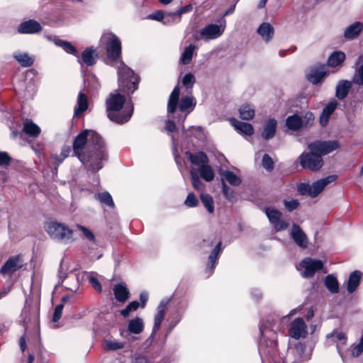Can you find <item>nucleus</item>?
<instances>
[{"label":"nucleus","mask_w":363,"mask_h":363,"mask_svg":"<svg viewBox=\"0 0 363 363\" xmlns=\"http://www.w3.org/2000/svg\"><path fill=\"white\" fill-rule=\"evenodd\" d=\"M340 147L339 143L336 140L328 141H315L311 143L308 145V148L311 151H315L318 155H323L329 154L330 152L338 149Z\"/></svg>","instance_id":"9b49d317"},{"label":"nucleus","mask_w":363,"mask_h":363,"mask_svg":"<svg viewBox=\"0 0 363 363\" xmlns=\"http://www.w3.org/2000/svg\"><path fill=\"white\" fill-rule=\"evenodd\" d=\"M222 176L221 182H227L230 185L239 186L242 182L241 178L234 172L228 170L220 172Z\"/></svg>","instance_id":"72a5a7b5"},{"label":"nucleus","mask_w":363,"mask_h":363,"mask_svg":"<svg viewBox=\"0 0 363 363\" xmlns=\"http://www.w3.org/2000/svg\"><path fill=\"white\" fill-rule=\"evenodd\" d=\"M306 345L301 342H297L294 347H290L284 359L285 363H302L310 359L311 354L306 353Z\"/></svg>","instance_id":"6e6552de"},{"label":"nucleus","mask_w":363,"mask_h":363,"mask_svg":"<svg viewBox=\"0 0 363 363\" xmlns=\"http://www.w3.org/2000/svg\"><path fill=\"white\" fill-rule=\"evenodd\" d=\"M196 49L197 48L194 44H189L186 47L179 58V63L184 65H189Z\"/></svg>","instance_id":"7c9ffc66"},{"label":"nucleus","mask_w":363,"mask_h":363,"mask_svg":"<svg viewBox=\"0 0 363 363\" xmlns=\"http://www.w3.org/2000/svg\"><path fill=\"white\" fill-rule=\"evenodd\" d=\"M144 328L143 320L141 318L136 317L131 319L128 325V330L130 333L140 334L143 332Z\"/></svg>","instance_id":"f704fd0d"},{"label":"nucleus","mask_w":363,"mask_h":363,"mask_svg":"<svg viewBox=\"0 0 363 363\" xmlns=\"http://www.w3.org/2000/svg\"><path fill=\"white\" fill-rule=\"evenodd\" d=\"M302 125L303 121L301 118L296 114L289 116L286 120V127L291 130H298Z\"/></svg>","instance_id":"ea45409f"},{"label":"nucleus","mask_w":363,"mask_h":363,"mask_svg":"<svg viewBox=\"0 0 363 363\" xmlns=\"http://www.w3.org/2000/svg\"><path fill=\"white\" fill-rule=\"evenodd\" d=\"M14 59L24 67H28L33 64L34 59L26 52H16L13 53Z\"/></svg>","instance_id":"473e14b6"},{"label":"nucleus","mask_w":363,"mask_h":363,"mask_svg":"<svg viewBox=\"0 0 363 363\" xmlns=\"http://www.w3.org/2000/svg\"><path fill=\"white\" fill-rule=\"evenodd\" d=\"M298 202L297 200L285 201L284 206L287 210L291 211L296 209L298 206Z\"/></svg>","instance_id":"680f3d73"},{"label":"nucleus","mask_w":363,"mask_h":363,"mask_svg":"<svg viewBox=\"0 0 363 363\" xmlns=\"http://www.w3.org/2000/svg\"><path fill=\"white\" fill-rule=\"evenodd\" d=\"M240 116L243 120H250L255 116V109L250 105L245 104L239 109Z\"/></svg>","instance_id":"37998d69"},{"label":"nucleus","mask_w":363,"mask_h":363,"mask_svg":"<svg viewBox=\"0 0 363 363\" xmlns=\"http://www.w3.org/2000/svg\"><path fill=\"white\" fill-rule=\"evenodd\" d=\"M323 263L321 260L305 258L296 267L303 278L313 277L315 272L323 269Z\"/></svg>","instance_id":"9d476101"},{"label":"nucleus","mask_w":363,"mask_h":363,"mask_svg":"<svg viewBox=\"0 0 363 363\" xmlns=\"http://www.w3.org/2000/svg\"><path fill=\"white\" fill-rule=\"evenodd\" d=\"M23 131L30 137L37 138L40 133V128L31 120L26 119L23 122Z\"/></svg>","instance_id":"2f4dec72"},{"label":"nucleus","mask_w":363,"mask_h":363,"mask_svg":"<svg viewBox=\"0 0 363 363\" xmlns=\"http://www.w3.org/2000/svg\"><path fill=\"white\" fill-rule=\"evenodd\" d=\"M106 45L107 57L117 69L119 88L128 94H133L137 89L139 77L121 60V43L112 33H104L100 40Z\"/></svg>","instance_id":"f257e3e1"},{"label":"nucleus","mask_w":363,"mask_h":363,"mask_svg":"<svg viewBox=\"0 0 363 363\" xmlns=\"http://www.w3.org/2000/svg\"><path fill=\"white\" fill-rule=\"evenodd\" d=\"M222 189H223V194L227 199L232 201L234 199L235 194H234L233 190L232 189H230L225 184V182H222Z\"/></svg>","instance_id":"6e6d98bb"},{"label":"nucleus","mask_w":363,"mask_h":363,"mask_svg":"<svg viewBox=\"0 0 363 363\" xmlns=\"http://www.w3.org/2000/svg\"><path fill=\"white\" fill-rule=\"evenodd\" d=\"M196 82V79L192 73H187L182 78V83L186 89H191Z\"/></svg>","instance_id":"de8ad7c7"},{"label":"nucleus","mask_w":363,"mask_h":363,"mask_svg":"<svg viewBox=\"0 0 363 363\" xmlns=\"http://www.w3.org/2000/svg\"><path fill=\"white\" fill-rule=\"evenodd\" d=\"M232 125L238 130L240 133L245 134L247 135H252L254 133V128L250 123L239 121L236 119L230 120Z\"/></svg>","instance_id":"4be33fe9"},{"label":"nucleus","mask_w":363,"mask_h":363,"mask_svg":"<svg viewBox=\"0 0 363 363\" xmlns=\"http://www.w3.org/2000/svg\"><path fill=\"white\" fill-rule=\"evenodd\" d=\"M88 108V100L86 96L79 92L77 96V104L74 108V116L78 117L82 113Z\"/></svg>","instance_id":"cd10ccee"},{"label":"nucleus","mask_w":363,"mask_h":363,"mask_svg":"<svg viewBox=\"0 0 363 363\" xmlns=\"http://www.w3.org/2000/svg\"><path fill=\"white\" fill-rule=\"evenodd\" d=\"M178 16L176 14L175 11L174 12H166L164 15V18L162 20V23L165 25H169L175 22H177Z\"/></svg>","instance_id":"8fccbe9b"},{"label":"nucleus","mask_w":363,"mask_h":363,"mask_svg":"<svg viewBox=\"0 0 363 363\" xmlns=\"http://www.w3.org/2000/svg\"><path fill=\"white\" fill-rule=\"evenodd\" d=\"M103 140L100 135L94 130H85L79 133L74 139L73 143V151L75 156L82 162L86 160V153L84 148L86 145L89 147L94 148L96 145H101Z\"/></svg>","instance_id":"7ed1b4c3"},{"label":"nucleus","mask_w":363,"mask_h":363,"mask_svg":"<svg viewBox=\"0 0 363 363\" xmlns=\"http://www.w3.org/2000/svg\"><path fill=\"white\" fill-rule=\"evenodd\" d=\"M23 266V260L20 255L9 258L1 268V273L11 275Z\"/></svg>","instance_id":"2eb2a0df"},{"label":"nucleus","mask_w":363,"mask_h":363,"mask_svg":"<svg viewBox=\"0 0 363 363\" xmlns=\"http://www.w3.org/2000/svg\"><path fill=\"white\" fill-rule=\"evenodd\" d=\"M362 278V272L359 271H354L352 272L349 277L347 281V289L349 293H353L359 286Z\"/></svg>","instance_id":"bb28decb"},{"label":"nucleus","mask_w":363,"mask_h":363,"mask_svg":"<svg viewBox=\"0 0 363 363\" xmlns=\"http://www.w3.org/2000/svg\"><path fill=\"white\" fill-rule=\"evenodd\" d=\"M225 29V23L223 24H208L200 30L201 39L207 42L218 38L223 35Z\"/></svg>","instance_id":"ddd939ff"},{"label":"nucleus","mask_w":363,"mask_h":363,"mask_svg":"<svg viewBox=\"0 0 363 363\" xmlns=\"http://www.w3.org/2000/svg\"><path fill=\"white\" fill-rule=\"evenodd\" d=\"M47 38L49 40L53 41L57 46L62 48L67 53L72 55L77 53V49L70 43L62 40L56 36H47Z\"/></svg>","instance_id":"b1692460"},{"label":"nucleus","mask_w":363,"mask_h":363,"mask_svg":"<svg viewBox=\"0 0 363 363\" xmlns=\"http://www.w3.org/2000/svg\"><path fill=\"white\" fill-rule=\"evenodd\" d=\"M197 172H199L200 177L207 182L213 181L215 177L213 169L208 164L199 167Z\"/></svg>","instance_id":"e433bc0d"},{"label":"nucleus","mask_w":363,"mask_h":363,"mask_svg":"<svg viewBox=\"0 0 363 363\" xmlns=\"http://www.w3.org/2000/svg\"><path fill=\"white\" fill-rule=\"evenodd\" d=\"M328 73L325 70V67H322L320 70H311L308 74V79L313 84H318L323 80Z\"/></svg>","instance_id":"4c0bfd02"},{"label":"nucleus","mask_w":363,"mask_h":363,"mask_svg":"<svg viewBox=\"0 0 363 363\" xmlns=\"http://www.w3.org/2000/svg\"><path fill=\"white\" fill-rule=\"evenodd\" d=\"M95 198L97 199L101 203H103L110 207H113L114 206L112 197L111 194L107 191L96 194Z\"/></svg>","instance_id":"49530a36"},{"label":"nucleus","mask_w":363,"mask_h":363,"mask_svg":"<svg viewBox=\"0 0 363 363\" xmlns=\"http://www.w3.org/2000/svg\"><path fill=\"white\" fill-rule=\"evenodd\" d=\"M324 284L333 294H336L339 291V284L336 277L333 274H329L325 277Z\"/></svg>","instance_id":"a19ab883"},{"label":"nucleus","mask_w":363,"mask_h":363,"mask_svg":"<svg viewBox=\"0 0 363 363\" xmlns=\"http://www.w3.org/2000/svg\"><path fill=\"white\" fill-rule=\"evenodd\" d=\"M180 94V89L178 86H175L171 93L168 106H167V111L170 113H174L179 106V111L182 112L186 111V114L191 112L196 104V101L194 97L192 96H183L180 101H179Z\"/></svg>","instance_id":"20e7f679"},{"label":"nucleus","mask_w":363,"mask_h":363,"mask_svg":"<svg viewBox=\"0 0 363 363\" xmlns=\"http://www.w3.org/2000/svg\"><path fill=\"white\" fill-rule=\"evenodd\" d=\"M107 159L104 141L101 145H96L92 150L86 154V160L82 162L92 172H97L103 167V161Z\"/></svg>","instance_id":"423d86ee"},{"label":"nucleus","mask_w":363,"mask_h":363,"mask_svg":"<svg viewBox=\"0 0 363 363\" xmlns=\"http://www.w3.org/2000/svg\"><path fill=\"white\" fill-rule=\"evenodd\" d=\"M165 306H166V303L161 302L160 304L157 307V313L155 316L154 326H153L152 335L155 334L160 328L161 323L164 317Z\"/></svg>","instance_id":"c9c22d12"},{"label":"nucleus","mask_w":363,"mask_h":363,"mask_svg":"<svg viewBox=\"0 0 363 363\" xmlns=\"http://www.w3.org/2000/svg\"><path fill=\"white\" fill-rule=\"evenodd\" d=\"M63 308H64V305L62 303H60L55 307L54 313L52 315V321L53 322H57L60 319V318L62 316Z\"/></svg>","instance_id":"13d9d810"},{"label":"nucleus","mask_w":363,"mask_h":363,"mask_svg":"<svg viewBox=\"0 0 363 363\" xmlns=\"http://www.w3.org/2000/svg\"><path fill=\"white\" fill-rule=\"evenodd\" d=\"M330 116V114L323 111L320 116V123L323 126H325L328 124Z\"/></svg>","instance_id":"69168bd1"},{"label":"nucleus","mask_w":363,"mask_h":363,"mask_svg":"<svg viewBox=\"0 0 363 363\" xmlns=\"http://www.w3.org/2000/svg\"><path fill=\"white\" fill-rule=\"evenodd\" d=\"M277 125V123L276 120L271 118L267 121L262 135V138L266 140L272 138L276 133Z\"/></svg>","instance_id":"c756f323"},{"label":"nucleus","mask_w":363,"mask_h":363,"mask_svg":"<svg viewBox=\"0 0 363 363\" xmlns=\"http://www.w3.org/2000/svg\"><path fill=\"white\" fill-rule=\"evenodd\" d=\"M200 197L203 205L206 208L208 212L209 213H213L215 208L214 202L212 196H210L209 194L202 193Z\"/></svg>","instance_id":"c03bdc74"},{"label":"nucleus","mask_w":363,"mask_h":363,"mask_svg":"<svg viewBox=\"0 0 363 363\" xmlns=\"http://www.w3.org/2000/svg\"><path fill=\"white\" fill-rule=\"evenodd\" d=\"M301 167L304 169H309L313 171L319 170L323 165V160L320 155L315 151L303 152L298 157Z\"/></svg>","instance_id":"1a4fd4ad"},{"label":"nucleus","mask_w":363,"mask_h":363,"mask_svg":"<svg viewBox=\"0 0 363 363\" xmlns=\"http://www.w3.org/2000/svg\"><path fill=\"white\" fill-rule=\"evenodd\" d=\"M345 59V55L341 51L333 52L328 60V65L330 67H337L340 65Z\"/></svg>","instance_id":"58836bf2"},{"label":"nucleus","mask_w":363,"mask_h":363,"mask_svg":"<svg viewBox=\"0 0 363 363\" xmlns=\"http://www.w3.org/2000/svg\"><path fill=\"white\" fill-rule=\"evenodd\" d=\"M337 103L335 101H330L323 111L332 115L337 107Z\"/></svg>","instance_id":"e2e57ef3"},{"label":"nucleus","mask_w":363,"mask_h":363,"mask_svg":"<svg viewBox=\"0 0 363 363\" xmlns=\"http://www.w3.org/2000/svg\"><path fill=\"white\" fill-rule=\"evenodd\" d=\"M327 340L332 343H336L337 350L343 359L341 353V349L346 345L347 337L345 333L337 330L327 335Z\"/></svg>","instance_id":"a211bd4d"},{"label":"nucleus","mask_w":363,"mask_h":363,"mask_svg":"<svg viewBox=\"0 0 363 363\" xmlns=\"http://www.w3.org/2000/svg\"><path fill=\"white\" fill-rule=\"evenodd\" d=\"M190 175L191 184L194 188L198 191H203L205 186L198 175L197 169L191 168L190 169Z\"/></svg>","instance_id":"79ce46f5"},{"label":"nucleus","mask_w":363,"mask_h":363,"mask_svg":"<svg viewBox=\"0 0 363 363\" xmlns=\"http://www.w3.org/2000/svg\"><path fill=\"white\" fill-rule=\"evenodd\" d=\"M184 204L189 208L196 207L199 204V199L194 193H189L184 201Z\"/></svg>","instance_id":"603ef678"},{"label":"nucleus","mask_w":363,"mask_h":363,"mask_svg":"<svg viewBox=\"0 0 363 363\" xmlns=\"http://www.w3.org/2000/svg\"><path fill=\"white\" fill-rule=\"evenodd\" d=\"M96 49L91 47L85 49L82 53V60L78 58L77 61L81 65L83 62L87 66H92L96 63Z\"/></svg>","instance_id":"aec40b11"},{"label":"nucleus","mask_w":363,"mask_h":363,"mask_svg":"<svg viewBox=\"0 0 363 363\" xmlns=\"http://www.w3.org/2000/svg\"><path fill=\"white\" fill-rule=\"evenodd\" d=\"M10 157L6 152H0V164H9Z\"/></svg>","instance_id":"338daca9"},{"label":"nucleus","mask_w":363,"mask_h":363,"mask_svg":"<svg viewBox=\"0 0 363 363\" xmlns=\"http://www.w3.org/2000/svg\"><path fill=\"white\" fill-rule=\"evenodd\" d=\"M176 128V125L172 121H167L165 123V129L168 132H173Z\"/></svg>","instance_id":"774afa93"},{"label":"nucleus","mask_w":363,"mask_h":363,"mask_svg":"<svg viewBox=\"0 0 363 363\" xmlns=\"http://www.w3.org/2000/svg\"><path fill=\"white\" fill-rule=\"evenodd\" d=\"M125 343L116 340H106L104 343V348L106 350H117L123 348Z\"/></svg>","instance_id":"a18cd8bd"},{"label":"nucleus","mask_w":363,"mask_h":363,"mask_svg":"<svg viewBox=\"0 0 363 363\" xmlns=\"http://www.w3.org/2000/svg\"><path fill=\"white\" fill-rule=\"evenodd\" d=\"M139 307V303L136 301H132L121 311V313L124 317H128L130 311H136Z\"/></svg>","instance_id":"3c124183"},{"label":"nucleus","mask_w":363,"mask_h":363,"mask_svg":"<svg viewBox=\"0 0 363 363\" xmlns=\"http://www.w3.org/2000/svg\"><path fill=\"white\" fill-rule=\"evenodd\" d=\"M192 9V6L191 5H187V6H185L178 10H177L175 11L176 14L178 16V21H180L181 19V16L183 14V13H188Z\"/></svg>","instance_id":"0e129e2a"},{"label":"nucleus","mask_w":363,"mask_h":363,"mask_svg":"<svg viewBox=\"0 0 363 363\" xmlns=\"http://www.w3.org/2000/svg\"><path fill=\"white\" fill-rule=\"evenodd\" d=\"M186 154L191 162L195 165H197L199 167H201L202 165H205L208 162V158L204 152H199L193 154L190 152H186Z\"/></svg>","instance_id":"393cba45"},{"label":"nucleus","mask_w":363,"mask_h":363,"mask_svg":"<svg viewBox=\"0 0 363 363\" xmlns=\"http://www.w3.org/2000/svg\"><path fill=\"white\" fill-rule=\"evenodd\" d=\"M264 211L270 223L277 231H281L288 228L289 223L281 218L282 213L279 210L273 207H267Z\"/></svg>","instance_id":"f8f14e48"},{"label":"nucleus","mask_w":363,"mask_h":363,"mask_svg":"<svg viewBox=\"0 0 363 363\" xmlns=\"http://www.w3.org/2000/svg\"><path fill=\"white\" fill-rule=\"evenodd\" d=\"M308 335V326L302 318H295L289 325V335L296 340L304 339Z\"/></svg>","instance_id":"4468645a"},{"label":"nucleus","mask_w":363,"mask_h":363,"mask_svg":"<svg viewBox=\"0 0 363 363\" xmlns=\"http://www.w3.org/2000/svg\"><path fill=\"white\" fill-rule=\"evenodd\" d=\"M352 82L363 86V64L357 69L352 78Z\"/></svg>","instance_id":"09e8293b"},{"label":"nucleus","mask_w":363,"mask_h":363,"mask_svg":"<svg viewBox=\"0 0 363 363\" xmlns=\"http://www.w3.org/2000/svg\"><path fill=\"white\" fill-rule=\"evenodd\" d=\"M337 179L335 174L328 176L314 182L312 184L302 183L298 185V191L302 195H308L311 197L317 196L325 187L330 183L333 182Z\"/></svg>","instance_id":"0eeeda50"},{"label":"nucleus","mask_w":363,"mask_h":363,"mask_svg":"<svg viewBox=\"0 0 363 363\" xmlns=\"http://www.w3.org/2000/svg\"><path fill=\"white\" fill-rule=\"evenodd\" d=\"M115 298L120 302H125L129 298V291L124 284H117L114 286Z\"/></svg>","instance_id":"c85d7f7f"},{"label":"nucleus","mask_w":363,"mask_h":363,"mask_svg":"<svg viewBox=\"0 0 363 363\" xmlns=\"http://www.w3.org/2000/svg\"><path fill=\"white\" fill-rule=\"evenodd\" d=\"M291 236L294 242L301 248H306L308 246V238L303 230L296 224L291 228Z\"/></svg>","instance_id":"f3484780"},{"label":"nucleus","mask_w":363,"mask_h":363,"mask_svg":"<svg viewBox=\"0 0 363 363\" xmlns=\"http://www.w3.org/2000/svg\"><path fill=\"white\" fill-rule=\"evenodd\" d=\"M262 166L268 172H271L274 169V162L272 157L264 154L262 158Z\"/></svg>","instance_id":"864d4df0"},{"label":"nucleus","mask_w":363,"mask_h":363,"mask_svg":"<svg viewBox=\"0 0 363 363\" xmlns=\"http://www.w3.org/2000/svg\"><path fill=\"white\" fill-rule=\"evenodd\" d=\"M164 13L161 11H157L156 12L150 14L147 17L148 19L155 20L157 21H162L164 18Z\"/></svg>","instance_id":"052dcab7"},{"label":"nucleus","mask_w":363,"mask_h":363,"mask_svg":"<svg viewBox=\"0 0 363 363\" xmlns=\"http://www.w3.org/2000/svg\"><path fill=\"white\" fill-rule=\"evenodd\" d=\"M45 230L52 240L62 244L71 243L74 240L72 230L61 223L51 221L47 224Z\"/></svg>","instance_id":"39448f33"},{"label":"nucleus","mask_w":363,"mask_h":363,"mask_svg":"<svg viewBox=\"0 0 363 363\" xmlns=\"http://www.w3.org/2000/svg\"><path fill=\"white\" fill-rule=\"evenodd\" d=\"M352 86V82L348 80H341L336 86V96L338 99H344L348 94Z\"/></svg>","instance_id":"a878e982"},{"label":"nucleus","mask_w":363,"mask_h":363,"mask_svg":"<svg viewBox=\"0 0 363 363\" xmlns=\"http://www.w3.org/2000/svg\"><path fill=\"white\" fill-rule=\"evenodd\" d=\"M88 279H89V283L91 284V286L96 291H97L99 292L101 291V290H102L101 285L96 278H95L94 277L90 276V277H89Z\"/></svg>","instance_id":"bf43d9fd"},{"label":"nucleus","mask_w":363,"mask_h":363,"mask_svg":"<svg viewBox=\"0 0 363 363\" xmlns=\"http://www.w3.org/2000/svg\"><path fill=\"white\" fill-rule=\"evenodd\" d=\"M77 228L81 230L83 235L88 240H89L90 242H95L94 235L93 234V233L91 230H89L88 228H86V227L81 225H77Z\"/></svg>","instance_id":"5fc2aeb1"},{"label":"nucleus","mask_w":363,"mask_h":363,"mask_svg":"<svg viewBox=\"0 0 363 363\" xmlns=\"http://www.w3.org/2000/svg\"><path fill=\"white\" fill-rule=\"evenodd\" d=\"M274 33V28L269 23H262L257 28V33L266 43H268L272 39Z\"/></svg>","instance_id":"412c9836"},{"label":"nucleus","mask_w":363,"mask_h":363,"mask_svg":"<svg viewBox=\"0 0 363 363\" xmlns=\"http://www.w3.org/2000/svg\"><path fill=\"white\" fill-rule=\"evenodd\" d=\"M41 25L35 20H28L19 24L18 32L22 34H35L40 32Z\"/></svg>","instance_id":"dca6fc26"},{"label":"nucleus","mask_w":363,"mask_h":363,"mask_svg":"<svg viewBox=\"0 0 363 363\" xmlns=\"http://www.w3.org/2000/svg\"><path fill=\"white\" fill-rule=\"evenodd\" d=\"M70 152L69 147L65 146L62 148L60 156H53L52 158L58 162V164L62 162L64 160L68 157Z\"/></svg>","instance_id":"4d7b16f0"},{"label":"nucleus","mask_w":363,"mask_h":363,"mask_svg":"<svg viewBox=\"0 0 363 363\" xmlns=\"http://www.w3.org/2000/svg\"><path fill=\"white\" fill-rule=\"evenodd\" d=\"M222 242L220 241L213 248L211 255L208 257V262L206 269V272L208 274V277L211 275L215 268V264L218 258V255L221 252Z\"/></svg>","instance_id":"6ab92c4d"},{"label":"nucleus","mask_w":363,"mask_h":363,"mask_svg":"<svg viewBox=\"0 0 363 363\" xmlns=\"http://www.w3.org/2000/svg\"><path fill=\"white\" fill-rule=\"evenodd\" d=\"M125 99L118 93H112L107 98L106 111L108 118L113 122L124 123L128 122L133 113V104L130 102L124 107Z\"/></svg>","instance_id":"f03ea898"},{"label":"nucleus","mask_w":363,"mask_h":363,"mask_svg":"<svg viewBox=\"0 0 363 363\" xmlns=\"http://www.w3.org/2000/svg\"><path fill=\"white\" fill-rule=\"evenodd\" d=\"M363 29V25L361 22H355L346 28L344 32V36L347 39H354L359 36Z\"/></svg>","instance_id":"5701e85b"}]
</instances>
